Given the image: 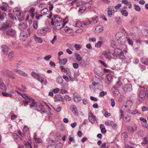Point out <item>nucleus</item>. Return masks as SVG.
Masks as SVG:
<instances>
[{
  "label": "nucleus",
  "instance_id": "f257e3e1",
  "mask_svg": "<svg viewBox=\"0 0 148 148\" xmlns=\"http://www.w3.org/2000/svg\"><path fill=\"white\" fill-rule=\"evenodd\" d=\"M112 55L113 56V57L116 58V56H118L120 59L125 60L127 62H129L131 61L130 59L127 60V58L124 55L123 51L119 48H116L114 49V54H112Z\"/></svg>",
  "mask_w": 148,
  "mask_h": 148
},
{
  "label": "nucleus",
  "instance_id": "f03ea898",
  "mask_svg": "<svg viewBox=\"0 0 148 148\" xmlns=\"http://www.w3.org/2000/svg\"><path fill=\"white\" fill-rule=\"evenodd\" d=\"M12 25V22L10 20H7L3 23L1 26L0 27V30L2 31H5L6 29L11 27Z\"/></svg>",
  "mask_w": 148,
  "mask_h": 148
},
{
  "label": "nucleus",
  "instance_id": "7ed1b4c3",
  "mask_svg": "<svg viewBox=\"0 0 148 148\" xmlns=\"http://www.w3.org/2000/svg\"><path fill=\"white\" fill-rule=\"evenodd\" d=\"M138 100L141 102L143 101L145 99L146 93L143 90H141L138 93Z\"/></svg>",
  "mask_w": 148,
  "mask_h": 148
},
{
  "label": "nucleus",
  "instance_id": "20e7f679",
  "mask_svg": "<svg viewBox=\"0 0 148 148\" xmlns=\"http://www.w3.org/2000/svg\"><path fill=\"white\" fill-rule=\"evenodd\" d=\"M88 120L90 122L92 123H94L95 121H97V118L90 111L88 114Z\"/></svg>",
  "mask_w": 148,
  "mask_h": 148
},
{
  "label": "nucleus",
  "instance_id": "39448f33",
  "mask_svg": "<svg viewBox=\"0 0 148 148\" xmlns=\"http://www.w3.org/2000/svg\"><path fill=\"white\" fill-rule=\"evenodd\" d=\"M16 33V31L12 28L7 30L6 32V35L11 37H14L15 36Z\"/></svg>",
  "mask_w": 148,
  "mask_h": 148
},
{
  "label": "nucleus",
  "instance_id": "423d86ee",
  "mask_svg": "<svg viewBox=\"0 0 148 148\" xmlns=\"http://www.w3.org/2000/svg\"><path fill=\"white\" fill-rule=\"evenodd\" d=\"M28 36V35L26 32L22 31L19 36L20 40L21 41H25L27 39Z\"/></svg>",
  "mask_w": 148,
  "mask_h": 148
},
{
  "label": "nucleus",
  "instance_id": "0eeeda50",
  "mask_svg": "<svg viewBox=\"0 0 148 148\" xmlns=\"http://www.w3.org/2000/svg\"><path fill=\"white\" fill-rule=\"evenodd\" d=\"M15 14L18 18V20L21 21L24 19V16L22 11L20 10H16L15 12Z\"/></svg>",
  "mask_w": 148,
  "mask_h": 148
},
{
  "label": "nucleus",
  "instance_id": "6e6552de",
  "mask_svg": "<svg viewBox=\"0 0 148 148\" xmlns=\"http://www.w3.org/2000/svg\"><path fill=\"white\" fill-rule=\"evenodd\" d=\"M123 89L125 92L127 93L130 92L132 90V85L130 84L125 85Z\"/></svg>",
  "mask_w": 148,
  "mask_h": 148
},
{
  "label": "nucleus",
  "instance_id": "1a4fd4ad",
  "mask_svg": "<svg viewBox=\"0 0 148 148\" xmlns=\"http://www.w3.org/2000/svg\"><path fill=\"white\" fill-rule=\"evenodd\" d=\"M114 7L113 6H108V15L109 17H111L113 14L116 11L114 9Z\"/></svg>",
  "mask_w": 148,
  "mask_h": 148
},
{
  "label": "nucleus",
  "instance_id": "9d476101",
  "mask_svg": "<svg viewBox=\"0 0 148 148\" xmlns=\"http://www.w3.org/2000/svg\"><path fill=\"white\" fill-rule=\"evenodd\" d=\"M123 85L122 82L120 81H119L116 82V83L115 85L114 86V88L115 89V91L114 92V94H116L115 95H117L118 93V92L116 89L119 88L121 87Z\"/></svg>",
  "mask_w": 148,
  "mask_h": 148
},
{
  "label": "nucleus",
  "instance_id": "9b49d317",
  "mask_svg": "<svg viewBox=\"0 0 148 148\" xmlns=\"http://www.w3.org/2000/svg\"><path fill=\"white\" fill-rule=\"evenodd\" d=\"M102 54L107 59H109L110 60L111 59H116V57H113L112 56H111L110 55V53L109 52L103 51L102 52Z\"/></svg>",
  "mask_w": 148,
  "mask_h": 148
},
{
  "label": "nucleus",
  "instance_id": "f8f14e48",
  "mask_svg": "<svg viewBox=\"0 0 148 148\" xmlns=\"http://www.w3.org/2000/svg\"><path fill=\"white\" fill-rule=\"evenodd\" d=\"M73 97L74 100L76 102H79L82 99L80 95L77 93L73 94Z\"/></svg>",
  "mask_w": 148,
  "mask_h": 148
},
{
  "label": "nucleus",
  "instance_id": "ddd939ff",
  "mask_svg": "<svg viewBox=\"0 0 148 148\" xmlns=\"http://www.w3.org/2000/svg\"><path fill=\"white\" fill-rule=\"evenodd\" d=\"M14 71L21 76L25 77H27L28 76V75L27 73L19 69H14Z\"/></svg>",
  "mask_w": 148,
  "mask_h": 148
},
{
  "label": "nucleus",
  "instance_id": "4468645a",
  "mask_svg": "<svg viewBox=\"0 0 148 148\" xmlns=\"http://www.w3.org/2000/svg\"><path fill=\"white\" fill-rule=\"evenodd\" d=\"M55 24L60 23L62 21V18L57 15H55L53 16Z\"/></svg>",
  "mask_w": 148,
  "mask_h": 148
},
{
  "label": "nucleus",
  "instance_id": "2eb2a0df",
  "mask_svg": "<svg viewBox=\"0 0 148 148\" xmlns=\"http://www.w3.org/2000/svg\"><path fill=\"white\" fill-rule=\"evenodd\" d=\"M0 89L3 91H6L7 89L6 86L2 78L0 79Z\"/></svg>",
  "mask_w": 148,
  "mask_h": 148
},
{
  "label": "nucleus",
  "instance_id": "dca6fc26",
  "mask_svg": "<svg viewBox=\"0 0 148 148\" xmlns=\"http://www.w3.org/2000/svg\"><path fill=\"white\" fill-rule=\"evenodd\" d=\"M27 26L26 23H21L18 25V28L20 30H23L25 29Z\"/></svg>",
  "mask_w": 148,
  "mask_h": 148
},
{
  "label": "nucleus",
  "instance_id": "f3484780",
  "mask_svg": "<svg viewBox=\"0 0 148 148\" xmlns=\"http://www.w3.org/2000/svg\"><path fill=\"white\" fill-rule=\"evenodd\" d=\"M36 110L38 111H40L41 113L44 112V111H42L43 109V106L41 104H39L36 106Z\"/></svg>",
  "mask_w": 148,
  "mask_h": 148
},
{
  "label": "nucleus",
  "instance_id": "a211bd4d",
  "mask_svg": "<svg viewBox=\"0 0 148 148\" xmlns=\"http://www.w3.org/2000/svg\"><path fill=\"white\" fill-rule=\"evenodd\" d=\"M70 108L75 115H77L78 114V111L77 110L76 107L75 105H72Z\"/></svg>",
  "mask_w": 148,
  "mask_h": 148
},
{
  "label": "nucleus",
  "instance_id": "6ab92c4d",
  "mask_svg": "<svg viewBox=\"0 0 148 148\" xmlns=\"http://www.w3.org/2000/svg\"><path fill=\"white\" fill-rule=\"evenodd\" d=\"M103 29V27L101 25L97 26L95 29V32L98 33L101 32Z\"/></svg>",
  "mask_w": 148,
  "mask_h": 148
},
{
  "label": "nucleus",
  "instance_id": "aec40b11",
  "mask_svg": "<svg viewBox=\"0 0 148 148\" xmlns=\"http://www.w3.org/2000/svg\"><path fill=\"white\" fill-rule=\"evenodd\" d=\"M1 48L3 53L6 55L8 52L9 48L8 47L5 45H3L1 46Z\"/></svg>",
  "mask_w": 148,
  "mask_h": 148
},
{
  "label": "nucleus",
  "instance_id": "412c9836",
  "mask_svg": "<svg viewBox=\"0 0 148 148\" xmlns=\"http://www.w3.org/2000/svg\"><path fill=\"white\" fill-rule=\"evenodd\" d=\"M33 38L35 41L38 43H41L42 42V39L41 37L37 36L36 35H34Z\"/></svg>",
  "mask_w": 148,
  "mask_h": 148
},
{
  "label": "nucleus",
  "instance_id": "4be33fe9",
  "mask_svg": "<svg viewBox=\"0 0 148 148\" xmlns=\"http://www.w3.org/2000/svg\"><path fill=\"white\" fill-rule=\"evenodd\" d=\"M47 28H42L39 29L38 30V33L39 34H43L46 32L48 30Z\"/></svg>",
  "mask_w": 148,
  "mask_h": 148
},
{
  "label": "nucleus",
  "instance_id": "5701e85b",
  "mask_svg": "<svg viewBox=\"0 0 148 148\" xmlns=\"http://www.w3.org/2000/svg\"><path fill=\"white\" fill-rule=\"evenodd\" d=\"M68 60L66 58L62 59H59V63L61 65H64L67 62Z\"/></svg>",
  "mask_w": 148,
  "mask_h": 148
},
{
  "label": "nucleus",
  "instance_id": "b1692460",
  "mask_svg": "<svg viewBox=\"0 0 148 148\" xmlns=\"http://www.w3.org/2000/svg\"><path fill=\"white\" fill-rule=\"evenodd\" d=\"M137 17H134L132 20L130 21V24L131 25H135L137 23Z\"/></svg>",
  "mask_w": 148,
  "mask_h": 148
},
{
  "label": "nucleus",
  "instance_id": "393cba45",
  "mask_svg": "<svg viewBox=\"0 0 148 148\" xmlns=\"http://www.w3.org/2000/svg\"><path fill=\"white\" fill-rule=\"evenodd\" d=\"M55 99L56 100L60 101H63V98L60 95H57L55 96Z\"/></svg>",
  "mask_w": 148,
  "mask_h": 148
},
{
  "label": "nucleus",
  "instance_id": "a878e982",
  "mask_svg": "<svg viewBox=\"0 0 148 148\" xmlns=\"http://www.w3.org/2000/svg\"><path fill=\"white\" fill-rule=\"evenodd\" d=\"M60 147H58V145H49L47 147V148H61L62 147L61 144H60Z\"/></svg>",
  "mask_w": 148,
  "mask_h": 148
},
{
  "label": "nucleus",
  "instance_id": "bb28decb",
  "mask_svg": "<svg viewBox=\"0 0 148 148\" xmlns=\"http://www.w3.org/2000/svg\"><path fill=\"white\" fill-rule=\"evenodd\" d=\"M56 82L58 84L61 85L63 83V80L61 77H58L57 78Z\"/></svg>",
  "mask_w": 148,
  "mask_h": 148
},
{
  "label": "nucleus",
  "instance_id": "cd10ccee",
  "mask_svg": "<svg viewBox=\"0 0 148 148\" xmlns=\"http://www.w3.org/2000/svg\"><path fill=\"white\" fill-rule=\"evenodd\" d=\"M141 61L143 64L148 65V58H143Z\"/></svg>",
  "mask_w": 148,
  "mask_h": 148
},
{
  "label": "nucleus",
  "instance_id": "c85d7f7f",
  "mask_svg": "<svg viewBox=\"0 0 148 148\" xmlns=\"http://www.w3.org/2000/svg\"><path fill=\"white\" fill-rule=\"evenodd\" d=\"M114 122L112 121H107L105 122V125L109 126H112Z\"/></svg>",
  "mask_w": 148,
  "mask_h": 148
},
{
  "label": "nucleus",
  "instance_id": "c756f323",
  "mask_svg": "<svg viewBox=\"0 0 148 148\" xmlns=\"http://www.w3.org/2000/svg\"><path fill=\"white\" fill-rule=\"evenodd\" d=\"M75 56L77 60L79 61H81L82 60V58L79 54L76 53L75 54Z\"/></svg>",
  "mask_w": 148,
  "mask_h": 148
},
{
  "label": "nucleus",
  "instance_id": "7c9ffc66",
  "mask_svg": "<svg viewBox=\"0 0 148 148\" xmlns=\"http://www.w3.org/2000/svg\"><path fill=\"white\" fill-rule=\"evenodd\" d=\"M40 75L36 73L34 71H32L31 73V75L34 78L37 79L38 77H39Z\"/></svg>",
  "mask_w": 148,
  "mask_h": 148
},
{
  "label": "nucleus",
  "instance_id": "2f4dec72",
  "mask_svg": "<svg viewBox=\"0 0 148 148\" xmlns=\"http://www.w3.org/2000/svg\"><path fill=\"white\" fill-rule=\"evenodd\" d=\"M121 14L125 16H127L128 15V13L127 11L124 10H122L121 11Z\"/></svg>",
  "mask_w": 148,
  "mask_h": 148
},
{
  "label": "nucleus",
  "instance_id": "473e14b6",
  "mask_svg": "<svg viewBox=\"0 0 148 148\" xmlns=\"http://www.w3.org/2000/svg\"><path fill=\"white\" fill-rule=\"evenodd\" d=\"M64 29L66 33H70L72 32V30L67 26L65 27Z\"/></svg>",
  "mask_w": 148,
  "mask_h": 148
},
{
  "label": "nucleus",
  "instance_id": "72a5a7b5",
  "mask_svg": "<svg viewBox=\"0 0 148 148\" xmlns=\"http://www.w3.org/2000/svg\"><path fill=\"white\" fill-rule=\"evenodd\" d=\"M148 143V136L145 137L144 138L143 141L142 142V144H146Z\"/></svg>",
  "mask_w": 148,
  "mask_h": 148
},
{
  "label": "nucleus",
  "instance_id": "f704fd0d",
  "mask_svg": "<svg viewBox=\"0 0 148 148\" xmlns=\"http://www.w3.org/2000/svg\"><path fill=\"white\" fill-rule=\"evenodd\" d=\"M6 14L4 12H0V19L2 20L5 18Z\"/></svg>",
  "mask_w": 148,
  "mask_h": 148
},
{
  "label": "nucleus",
  "instance_id": "c9c22d12",
  "mask_svg": "<svg viewBox=\"0 0 148 148\" xmlns=\"http://www.w3.org/2000/svg\"><path fill=\"white\" fill-rule=\"evenodd\" d=\"M2 95L5 97H11L12 96V94L5 92H2Z\"/></svg>",
  "mask_w": 148,
  "mask_h": 148
},
{
  "label": "nucleus",
  "instance_id": "e433bc0d",
  "mask_svg": "<svg viewBox=\"0 0 148 148\" xmlns=\"http://www.w3.org/2000/svg\"><path fill=\"white\" fill-rule=\"evenodd\" d=\"M92 20L95 23H97L98 21V17L95 16L92 18Z\"/></svg>",
  "mask_w": 148,
  "mask_h": 148
},
{
  "label": "nucleus",
  "instance_id": "4c0bfd02",
  "mask_svg": "<svg viewBox=\"0 0 148 148\" xmlns=\"http://www.w3.org/2000/svg\"><path fill=\"white\" fill-rule=\"evenodd\" d=\"M123 120L125 122H129L130 120V118L129 116H127L123 117Z\"/></svg>",
  "mask_w": 148,
  "mask_h": 148
},
{
  "label": "nucleus",
  "instance_id": "58836bf2",
  "mask_svg": "<svg viewBox=\"0 0 148 148\" xmlns=\"http://www.w3.org/2000/svg\"><path fill=\"white\" fill-rule=\"evenodd\" d=\"M130 129L132 133H133L134 132L137 130V127L136 125H134L130 127Z\"/></svg>",
  "mask_w": 148,
  "mask_h": 148
},
{
  "label": "nucleus",
  "instance_id": "ea45409f",
  "mask_svg": "<svg viewBox=\"0 0 148 148\" xmlns=\"http://www.w3.org/2000/svg\"><path fill=\"white\" fill-rule=\"evenodd\" d=\"M82 23L83 24H84V25H87L90 24L91 23V21L89 20H87L82 22Z\"/></svg>",
  "mask_w": 148,
  "mask_h": 148
},
{
  "label": "nucleus",
  "instance_id": "a19ab883",
  "mask_svg": "<svg viewBox=\"0 0 148 148\" xmlns=\"http://www.w3.org/2000/svg\"><path fill=\"white\" fill-rule=\"evenodd\" d=\"M14 57V54L13 52H10L8 55V58L10 60Z\"/></svg>",
  "mask_w": 148,
  "mask_h": 148
},
{
  "label": "nucleus",
  "instance_id": "79ce46f5",
  "mask_svg": "<svg viewBox=\"0 0 148 148\" xmlns=\"http://www.w3.org/2000/svg\"><path fill=\"white\" fill-rule=\"evenodd\" d=\"M79 65L81 66H86V64L84 60L82 61L79 64Z\"/></svg>",
  "mask_w": 148,
  "mask_h": 148
},
{
  "label": "nucleus",
  "instance_id": "37998d69",
  "mask_svg": "<svg viewBox=\"0 0 148 148\" xmlns=\"http://www.w3.org/2000/svg\"><path fill=\"white\" fill-rule=\"evenodd\" d=\"M55 26H56V29H60L62 28V27L61 25V23L57 24H55Z\"/></svg>",
  "mask_w": 148,
  "mask_h": 148
},
{
  "label": "nucleus",
  "instance_id": "c03bdc74",
  "mask_svg": "<svg viewBox=\"0 0 148 148\" xmlns=\"http://www.w3.org/2000/svg\"><path fill=\"white\" fill-rule=\"evenodd\" d=\"M102 44V42L99 41L97 42V44H95V46L96 47H99Z\"/></svg>",
  "mask_w": 148,
  "mask_h": 148
},
{
  "label": "nucleus",
  "instance_id": "a18cd8bd",
  "mask_svg": "<svg viewBox=\"0 0 148 148\" xmlns=\"http://www.w3.org/2000/svg\"><path fill=\"white\" fill-rule=\"evenodd\" d=\"M33 26L34 29H36L38 27V22L37 21H34L33 23Z\"/></svg>",
  "mask_w": 148,
  "mask_h": 148
},
{
  "label": "nucleus",
  "instance_id": "49530a36",
  "mask_svg": "<svg viewBox=\"0 0 148 148\" xmlns=\"http://www.w3.org/2000/svg\"><path fill=\"white\" fill-rule=\"evenodd\" d=\"M48 11V9L47 8H45L41 10L40 13L42 14H46Z\"/></svg>",
  "mask_w": 148,
  "mask_h": 148
},
{
  "label": "nucleus",
  "instance_id": "de8ad7c7",
  "mask_svg": "<svg viewBox=\"0 0 148 148\" xmlns=\"http://www.w3.org/2000/svg\"><path fill=\"white\" fill-rule=\"evenodd\" d=\"M134 6L135 8V9L137 11H140L141 10L139 6L138 5L135 4L134 5Z\"/></svg>",
  "mask_w": 148,
  "mask_h": 148
},
{
  "label": "nucleus",
  "instance_id": "09e8293b",
  "mask_svg": "<svg viewBox=\"0 0 148 148\" xmlns=\"http://www.w3.org/2000/svg\"><path fill=\"white\" fill-rule=\"evenodd\" d=\"M36 79H37L38 81L40 82L41 83H43L44 82V80L42 79V77L40 75H39V77L37 78Z\"/></svg>",
  "mask_w": 148,
  "mask_h": 148
},
{
  "label": "nucleus",
  "instance_id": "8fccbe9b",
  "mask_svg": "<svg viewBox=\"0 0 148 148\" xmlns=\"http://www.w3.org/2000/svg\"><path fill=\"white\" fill-rule=\"evenodd\" d=\"M60 68L61 69V71L62 72L66 73L68 71V70L65 68L63 66H60Z\"/></svg>",
  "mask_w": 148,
  "mask_h": 148
},
{
  "label": "nucleus",
  "instance_id": "3c124183",
  "mask_svg": "<svg viewBox=\"0 0 148 148\" xmlns=\"http://www.w3.org/2000/svg\"><path fill=\"white\" fill-rule=\"evenodd\" d=\"M126 38L127 39V41L128 44L129 45H133V42L132 40L130 39V38L128 37H126Z\"/></svg>",
  "mask_w": 148,
  "mask_h": 148
},
{
  "label": "nucleus",
  "instance_id": "603ef678",
  "mask_svg": "<svg viewBox=\"0 0 148 148\" xmlns=\"http://www.w3.org/2000/svg\"><path fill=\"white\" fill-rule=\"evenodd\" d=\"M24 64V63L23 62L19 61L17 64V66L19 68L21 66H22Z\"/></svg>",
  "mask_w": 148,
  "mask_h": 148
},
{
  "label": "nucleus",
  "instance_id": "864d4df0",
  "mask_svg": "<svg viewBox=\"0 0 148 148\" xmlns=\"http://www.w3.org/2000/svg\"><path fill=\"white\" fill-rule=\"evenodd\" d=\"M86 8L84 7H80L79 10V12L80 13H82L84 12Z\"/></svg>",
  "mask_w": 148,
  "mask_h": 148
},
{
  "label": "nucleus",
  "instance_id": "5fc2aeb1",
  "mask_svg": "<svg viewBox=\"0 0 148 148\" xmlns=\"http://www.w3.org/2000/svg\"><path fill=\"white\" fill-rule=\"evenodd\" d=\"M25 100L27 102V103H30L31 101H34V99L32 97H29Z\"/></svg>",
  "mask_w": 148,
  "mask_h": 148
},
{
  "label": "nucleus",
  "instance_id": "6e6d98bb",
  "mask_svg": "<svg viewBox=\"0 0 148 148\" xmlns=\"http://www.w3.org/2000/svg\"><path fill=\"white\" fill-rule=\"evenodd\" d=\"M51 56L50 55L45 56L44 57V59L47 61H48L51 58Z\"/></svg>",
  "mask_w": 148,
  "mask_h": 148
},
{
  "label": "nucleus",
  "instance_id": "4d7b16f0",
  "mask_svg": "<svg viewBox=\"0 0 148 148\" xmlns=\"http://www.w3.org/2000/svg\"><path fill=\"white\" fill-rule=\"evenodd\" d=\"M83 24L82 22L81 23L79 21H77L75 25L77 27H80L82 26V25Z\"/></svg>",
  "mask_w": 148,
  "mask_h": 148
},
{
  "label": "nucleus",
  "instance_id": "13d9d810",
  "mask_svg": "<svg viewBox=\"0 0 148 148\" xmlns=\"http://www.w3.org/2000/svg\"><path fill=\"white\" fill-rule=\"evenodd\" d=\"M107 94V92H104L102 91L99 94V96L101 97H102L106 95Z\"/></svg>",
  "mask_w": 148,
  "mask_h": 148
},
{
  "label": "nucleus",
  "instance_id": "bf43d9fd",
  "mask_svg": "<svg viewBox=\"0 0 148 148\" xmlns=\"http://www.w3.org/2000/svg\"><path fill=\"white\" fill-rule=\"evenodd\" d=\"M57 39V36L56 35H55L54 37L53 38L52 40L51 41V42L52 44H53L54 43V42H55L56 40Z\"/></svg>",
  "mask_w": 148,
  "mask_h": 148
},
{
  "label": "nucleus",
  "instance_id": "052dcab7",
  "mask_svg": "<svg viewBox=\"0 0 148 148\" xmlns=\"http://www.w3.org/2000/svg\"><path fill=\"white\" fill-rule=\"evenodd\" d=\"M75 47L77 50H79L81 47V46L79 45L76 44L75 45Z\"/></svg>",
  "mask_w": 148,
  "mask_h": 148
},
{
  "label": "nucleus",
  "instance_id": "680f3d73",
  "mask_svg": "<svg viewBox=\"0 0 148 148\" xmlns=\"http://www.w3.org/2000/svg\"><path fill=\"white\" fill-rule=\"evenodd\" d=\"M36 103L35 101V100L34 99V101H33L31 104L30 105V107L31 108H32L34 106H36Z\"/></svg>",
  "mask_w": 148,
  "mask_h": 148
},
{
  "label": "nucleus",
  "instance_id": "e2e57ef3",
  "mask_svg": "<svg viewBox=\"0 0 148 148\" xmlns=\"http://www.w3.org/2000/svg\"><path fill=\"white\" fill-rule=\"evenodd\" d=\"M29 130V128L26 125H25L24 126L23 131L25 132H28Z\"/></svg>",
  "mask_w": 148,
  "mask_h": 148
},
{
  "label": "nucleus",
  "instance_id": "0e129e2a",
  "mask_svg": "<svg viewBox=\"0 0 148 148\" xmlns=\"http://www.w3.org/2000/svg\"><path fill=\"white\" fill-rule=\"evenodd\" d=\"M111 105L112 107H113L115 106V102L114 99L113 98L111 99Z\"/></svg>",
  "mask_w": 148,
  "mask_h": 148
},
{
  "label": "nucleus",
  "instance_id": "69168bd1",
  "mask_svg": "<svg viewBox=\"0 0 148 148\" xmlns=\"http://www.w3.org/2000/svg\"><path fill=\"white\" fill-rule=\"evenodd\" d=\"M60 89L58 88H55L53 89V92L55 94L58 93Z\"/></svg>",
  "mask_w": 148,
  "mask_h": 148
},
{
  "label": "nucleus",
  "instance_id": "338daca9",
  "mask_svg": "<svg viewBox=\"0 0 148 148\" xmlns=\"http://www.w3.org/2000/svg\"><path fill=\"white\" fill-rule=\"evenodd\" d=\"M80 73L78 71L75 72L74 73V76L75 78L77 77L80 75Z\"/></svg>",
  "mask_w": 148,
  "mask_h": 148
},
{
  "label": "nucleus",
  "instance_id": "774afa93",
  "mask_svg": "<svg viewBox=\"0 0 148 148\" xmlns=\"http://www.w3.org/2000/svg\"><path fill=\"white\" fill-rule=\"evenodd\" d=\"M63 77L65 80L66 82H68L69 81V79L68 77L66 75H63Z\"/></svg>",
  "mask_w": 148,
  "mask_h": 148
}]
</instances>
